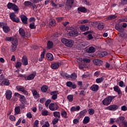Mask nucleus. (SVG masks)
<instances>
[{
  "label": "nucleus",
  "mask_w": 127,
  "mask_h": 127,
  "mask_svg": "<svg viewBox=\"0 0 127 127\" xmlns=\"http://www.w3.org/2000/svg\"><path fill=\"white\" fill-rule=\"evenodd\" d=\"M61 42L66 46V47H72L74 44V41L72 40L67 39L65 38H63L61 39Z\"/></svg>",
  "instance_id": "nucleus-1"
},
{
  "label": "nucleus",
  "mask_w": 127,
  "mask_h": 127,
  "mask_svg": "<svg viewBox=\"0 0 127 127\" xmlns=\"http://www.w3.org/2000/svg\"><path fill=\"white\" fill-rule=\"evenodd\" d=\"M66 30H70L68 33L69 36H77L78 34L77 30L73 27L67 26L66 27Z\"/></svg>",
  "instance_id": "nucleus-2"
},
{
  "label": "nucleus",
  "mask_w": 127,
  "mask_h": 127,
  "mask_svg": "<svg viewBox=\"0 0 127 127\" xmlns=\"http://www.w3.org/2000/svg\"><path fill=\"white\" fill-rule=\"evenodd\" d=\"M116 98V96H109L105 98L102 101V104L104 106H109L112 103V101Z\"/></svg>",
  "instance_id": "nucleus-3"
},
{
  "label": "nucleus",
  "mask_w": 127,
  "mask_h": 127,
  "mask_svg": "<svg viewBox=\"0 0 127 127\" xmlns=\"http://www.w3.org/2000/svg\"><path fill=\"white\" fill-rule=\"evenodd\" d=\"M7 7L9 9H12L14 11H17L18 10V7L17 6V5L11 2L8 3L7 5Z\"/></svg>",
  "instance_id": "nucleus-4"
},
{
  "label": "nucleus",
  "mask_w": 127,
  "mask_h": 127,
  "mask_svg": "<svg viewBox=\"0 0 127 127\" xmlns=\"http://www.w3.org/2000/svg\"><path fill=\"white\" fill-rule=\"evenodd\" d=\"M78 63L79 64H82V63L83 62V63H90L91 62V59L88 58H79V59H77V60Z\"/></svg>",
  "instance_id": "nucleus-5"
},
{
  "label": "nucleus",
  "mask_w": 127,
  "mask_h": 127,
  "mask_svg": "<svg viewBox=\"0 0 127 127\" xmlns=\"http://www.w3.org/2000/svg\"><path fill=\"white\" fill-rule=\"evenodd\" d=\"M19 32L20 35H21L22 37H30V33H28L27 34H25V31L21 28L19 29Z\"/></svg>",
  "instance_id": "nucleus-6"
},
{
  "label": "nucleus",
  "mask_w": 127,
  "mask_h": 127,
  "mask_svg": "<svg viewBox=\"0 0 127 127\" xmlns=\"http://www.w3.org/2000/svg\"><path fill=\"white\" fill-rule=\"evenodd\" d=\"M16 89L17 91L22 92L24 95H28V92L25 90V88L22 86H17Z\"/></svg>",
  "instance_id": "nucleus-7"
},
{
  "label": "nucleus",
  "mask_w": 127,
  "mask_h": 127,
  "mask_svg": "<svg viewBox=\"0 0 127 127\" xmlns=\"http://www.w3.org/2000/svg\"><path fill=\"white\" fill-rule=\"evenodd\" d=\"M9 16L10 18L11 19V20H12V21L17 23L19 22V18L15 17V14H14V13H10L9 14Z\"/></svg>",
  "instance_id": "nucleus-8"
},
{
  "label": "nucleus",
  "mask_w": 127,
  "mask_h": 127,
  "mask_svg": "<svg viewBox=\"0 0 127 127\" xmlns=\"http://www.w3.org/2000/svg\"><path fill=\"white\" fill-rule=\"evenodd\" d=\"M118 109L119 106L117 105H110L105 108L106 110H108L109 111H117Z\"/></svg>",
  "instance_id": "nucleus-9"
},
{
  "label": "nucleus",
  "mask_w": 127,
  "mask_h": 127,
  "mask_svg": "<svg viewBox=\"0 0 127 127\" xmlns=\"http://www.w3.org/2000/svg\"><path fill=\"white\" fill-rule=\"evenodd\" d=\"M35 76H36V73L33 72V73L30 74L29 75L25 76V80H28V81H30L31 80H33L34 78H35Z\"/></svg>",
  "instance_id": "nucleus-10"
},
{
  "label": "nucleus",
  "mask_w": 127,
  "mask_h": 127,
  "mask_svg": "<svg viewBox=\"0 0 127 127\" xmlns=\"http://www.w3.org/2000/svg\"><path fill=\"white\" fill-rule=\"evenodd\" d=\"M51 111H56L58 109V105L56 103H51L49 105Z\"/></svg>",
  "instance_id": "nucleus-11"
},
{
  "label": "nucleus",
  "mask_w": 127,
  "mask_h": 127,
  "mask_svg": "<svg viewBox=\"0 0 127 127\" xmlns=\"http://www.w3.org/2000/svg\"><path fill=\"white\" fill-rule=\"evenodd\" d=\"M60 67V63L56 62L52 63L51 64V68L54 70H56V69H58Z\"/></svg>",
  "instance_id": "nucleus-12"
},
{
  "label": "nucleus",
  "mask_w": 127,
  "mask_h": 127,
  "mask_svg": "<svg viewBox=\"0 0 127 127\" xmlns=\"http://www.w3.org/2000/svg\"><path fill=\"white\" fill-rule=\"evenodd\" d=\"M5 97L7 100H10L11 99V97L12 96V92L10 90H7L5 92Z\"/></svg>",
  "instance_id": "nucleus-13"
},
{
  "label": "nucleus",
  "mask_w": 127,
  "mask_h": 127,
  "mask_svg": "<svg viewBox=\"0 0 127 127\" xmlns=\"http://www.w3.org/2000/svg\"><path fill=\"white\" fill-rule=\"evenodd\" d=\"M22 63L24 66H27L28 65V60L26 56H23L22 58Z\"/></svg>",
  "instance_id": "nucleus-14"
},
{
  "label": "nucleus",
  "mask_w": 127,
  "mask_h": 127,
  "mask_svg": "<svg viewBox=\"0 0 127 127\" xmlns=\"http://www.w3.org/2000/svg\"><path fill=\"white\" fill-rule=\"evenodd\" d=\"M6 41H9V42L12 41V44L15 41H17V39L13 38V37H6L5 38Z\"/></svg>",
  "instance_id": "nucleus-15"
},
{
  "label": "nucleus",
  "mask_w": 127,
  "mask_h": 127,
  "mask_svg": "<svg viewBox=\"0 0 127 127\" xmlns=\"http://www.w3.org/2000/svg\"><path fill=\"white\" fill-rule=\"evenodd\" d=\"M21 20H22V22L23 24H27V17L24 15H22L20 16Z\"/></svg>",
  "instance_id": "nucleus-16"
},
{
  "label": "nucleus",
  "mask_w": 127,
  "mask_h": 127,
  "mask_svg": "<svg viewBox=\"0 0 127 127\" xmlns=\"http://www.w3.org/2000/svg\"><path fill=\"white\" fill-rule=\"evenodd\" d=\"M51 95L52 96V99L53 100H55L57 99V95H58V91H52L51 92Z\"/></svg>",
  "instance_id": "nucleus-17"
},
{
  "label": "nucleus",
  "mask_w": 127,
  "mask_h": 127,
  "mask_svg": "<svg viewBox=\"0 0 127 127\" xmlns=\"http://www.w3.org/2000/svg\"><path fill=\"white\" fill-rule=\"evenodd\" d=\"M11 51L14 52L16 50V46H17V41H15L12 43Z\"/></svg>",
  "instance_id": "nucleus-18"
},
{
  "label": "nucleus",
  "mask_w": 127,
  "mask_h": 127,
  "mask_svg": "<svg viewBox=\"0 0 127 127\" xmlns=\"http://www.w3.org/2000/svg\"><path fill=\"white\" fill-rule=\"evenodd\" d=\"M66 86L69 87V88H72V89H76V86L75 84L72 83L71 81H68L66 82Z\"/></svg>",
  "instance_id": "nucleus-19"
},
{
  "label": "nucleus",
  "mask_w": 127,
  "mask_h": 127,
  "mask_svg": "<svg viewBox=\"0 0 127 127\" xmlns=\"http://www.w3.org/2000/svg\"><path fill=\"white\" fill-rule=\"evenodd\" d=\"M0 84L1 86H9V80L7 79H3Z\"/></svg>",
  "instance_id": "nucleus-20"
},
{
  "label": "nucleus",
  "mask_w": 127,
  "mask_h": 127,
  "mask_svg": "<svg viewBox=\"0 0 127 127\" xmlns=\"http://www.w3.org/2000/svg\"><path fill=\"white\" fill-rule=\"evenodd\" d=\"M93 63L94 64H95V65H98V66H101V65L103 64V61H102L101 60L98 59L94 60L93 61Z\"/></svg>",
  "instance_id": "nucleus-21"
},
{
  "label": "nucleus",
  "mask_w": 127,
  "mask_h": 127,
  "mask_svg": "<svg viewBox=\"0 0 127 127\" xmlns=\"http://www.w3.org/2000/svg\"><path fill=\"white\" fill-rule=\"evenodd\" d=\"M125 117H120L117 119L116 120V123L117 124H119V125H121V124H123L124 122V121H125Z\"/></svg>",
  "instance_id": "nucleus-22"
},
{
  "label": "nucleus",
  "mask_w": 127,
  "mask_h": 127,
  "mask_svg": "<svg viewBox=\"0 0 127 127\" xmlns=\"http://www.w3.org/2000/svg\"><path fill=\"white\" fill-rule=\"evenodd\" d=\"M46 58L48 60L50 61H52L53 59H54V57H53V55L51 53H48L46 54Z\"/></svg>",
  "instance_id": "nucleus-23"
},
{
  "label": "nucleus",
  "mask_w": 127,
  "mask_h": 127,
  "mask_svg": "<svg viewBox=\"0 0 127 127\" xmlns=\"http://www.w3.org/2000/svg\"><path fill=\"white\" fill-rule=\"evenodd\" d=\"M2 29L5 33H7L10 30V29L6 25V23H5L4 25L2 27Z\"/></svg>",
  "instance_id": "nucleus-24"
},
{
  "label": "nucleus",
  "mask_w": 127,
  "mask_h": 127,
  "mask_svg": "<svg viewBox=\"0 0 127 127\" xmlns=\"http://www.w3.org/2000/svg\"><path fill=\"white\" fill-rule=\"evenodd\" d=\"M79 29L81 31H87V30H89V26H85L84 25H82L79 27Z\"/></svg>",
  "instance_id": "nucleus-25"
},
{
  "label": "nucleus",
  "mask_w": 127,
  "mask_h": 127,
  "mask_svg": "<svg viewBox=\"0 0 127 127\" xmlns=\"http://www.w3.org/2000/svg\"><path fill=\"white\" fill-rule=\"evenodd\" d=\"M91 91H96L99 90V86L97 84H94L90 87Z\"/></svg>",
  "instance_id": "nucleus-26"
},
{
  "label": "nucleus",
  "mask_w": 127,
  "mask_h": 127,
  "mask_svg": "<svg viewBox=\"0 0 127 127\" xmlns=\"http://www.w3.org/2000/svg\"><path fill=\"white\" fill-rule=\"evenodd\" d=\"M96 51V49L93 47H90L88 49H86V52L88 53H94Z\"/></svg>",
  "instance_id": "nucleus-27"
},
{
  "label": "nucleus",
  "mask_w": 127,
  "mask_h": 127,
  "mask_svg": "<svg viewBox=\"0 0 127 127\" xmlns=\"http://www.w3.org/2000/svg\"><path fill=\"white\" fill-rule=\"evenodd\" d=\"M86 114H87V110H84L81 111L79 113V118H84L85 116H86Z\"/></svg>",
  "instance_id": "nucleus-28"
},
{
  "label": "nucleus",
  "mask_w": 127,
  "mask_h": 127,
  "mask_svg": "<svg viewBox=\"0 0 127 127\" xmlns=\"http://www.w3.org/2000/svg\"><path fill=\"white\" fill-rule=\"evenodd\" d=\"M14 112L15 116H16V115H18L19 113H20V107L19 106L15 107Z\"/></svg>",
  "instance_id": "nucleus-29"
},
{
  "label": "nucleus",
  "mask_w": 127,
  "mask_h": 127,
  "mask_svg": "<svg viewBox=\"0 0 127 127\" xmlns=\"http://www.w3.org/2000/svg\"><path fill=\"white\" fill-rule=\"evenodd\" d=\"M114 90L115 92H117V93H118V95H120V94H122V91H121V89L119 86H115L114 87Z\"/></svg>",
  "instance_id": "nucleus-30"
},
{
  "label": "nucleus",
  "mask_w": 127,
  "mask_h": 127,
  "mask_svg": "<svg viewBox=\"0 0 127 127\" xmlns=\"http://www.w3.org/2000/svg\"><path fill=\"white\" fill-rule=\"evenodd\" d=\"M45 57V51H43L41 54L40 57L39 58V61H40V62H41V61H42V60L44 59Z\"/></svg>",
  "instance_id": "nucleus-31"
},
{
  "label": "nucleus",
  "mask_w": 127,
  "mask_h": 127,
  "mask_svg": "<svg viewBox=\"0 0 127 127\" xmlns=\"http://www.w3.org/2000/svg\"><path fill=\"white\" fill-rule=\"evenodd\" d=\"M80 110V106H77L76 107L72 106L70 108L71 112H76V111H79Z\"/></svg>",
  "instance_id": "nucleus-32"
},
{
  "label": "nucleus",
  "mask_w": 127,
  "mask_h": 127,
  "mask_svg": "<svg viewBox=\"0 0 127 127\" xmlns=\"http://www.w3.org/2000/svg\"><path fill=\"white\" fill-rule=\"evenodd\" d=\"M89 122H90V117H89L88 116H86L84 118V120L83 121V124H84V125H86V124H88V123H89Z\"/></svg>",
  "instance_id": "nucleus-33"
},
{
  "label": "nucleus",
  "mask_w": 127,
  "mask_h": 127,
  "mask_svg": "<svg viewBox=\"0 0 127 127\" xmlns=\"http://www.w3.org/2000/svg\"><path fill=\"white\" fill-rule=\"evenodd\" d=\"M73 3L74 0H67L66 1V5L69 7H71Z\"/></svg>",
  "instance_id": "nucleus-34"
},
{
  "label": "nucleus",
  "mask_w": 127,
  "mask_h": 127,
  "mask_svg": "<svg viewBox=\"0 0 127 127\" xmlns=\"http://www.w3.org/2000/svg\"><path fill=\"white\" fill-rule=\"evenodd\" d=\"M32 94L35 98H37L39 97V94L37 92V91L36 90L34 89L32 91Z\"/></svg>",
  "instance_id": "nucleus-35"
},
{
  "label": "nucleus",
  "mask_w": 127,
  "mask_h": 127,
  "mask_svg": "<svg viewBox=\"0 0 127 127\" xmlns=\"http://www.w3.org/2000/svg\"><path fill=\"white\" fill-rule=\"evenodd\" d=\"M41 90L43 93H45L47 90H48V86L46 85H43L41 88Z\"/></svg>",
  "instance_id": "nucleus-36"
},
{
  "label": "nucleus",
  "mask_w": 127,
  "mask_h": 127,
  "mask_svg": "<svg viewBox=\"0 0 127 127\" xmlns=\"http://www.w3.org/2000/svg\"><path fill=\"white\" fill-rule=\"evenodd\" d=\"M53 47V43L50 41H49L47 43L48 49H50Z\"/></svg>",
  "instance_id": "nucleus-37"
},
{
  "label": "nucleus",
  "mask_w": 127,
  "mask_h": 127,
  "mask_svg": "<svg viewBox=\"0 0 127 127\" xmlns=\"http://www.w3.org/2000/svg\"><path fill=\"white\" fill-rule=\"evenodd\" d=\"M78 10H79V11H80L81 12H83L85 13V12H86V11H87V9L84 7H80L78 8Z\"/></svg>",
  "instance_id": "nucleus-38"
},
{
  "label": "nucleus",
  "mask_w": 127,
  "mask_h": 127,
  "mask_svg": "<svg viewBox=\"0 0 127 127\" xmlns=\"http://www.w3.org/2000/svg\"><path fill=\"white\" fill-rule=\"evenodd\" d=\"M119 35L121 37H123V38H127V34L124 32H119Z\"/></svg>",
  "instance_id": "nucleus-39"
},
{
  "label": "nucleus",
  "mask_w": 127,
  "mask_h": 127,
  "mask_svg": "<svg viewBox=\"0 0 127 127\" xmlns=\"http://www.w3.org/2000/svg\"><path fill=\"white\" fill-rule=\"evenodd\" d=\"M104 79H105V77H104V76H103L99 78L96 79V83L99 84V83H102V82H103V81H104Z\"/></svg>",
  "instance_id": "nucleus-40"
},
{
  "label": "nucleus",
  "mask_w": 127,
  "mask_h": 127,
  "mask_svg": "<svg viewBox=\"0 0 127 127\" xmlns=\"http://www.w3.org/2000/svg\"><path fill=\"white\" fill-rule=\"evenodd\" d=\"M115 18H117V16L115 15H112L108 16L106 18V19H108V20H112V19H115Z\"/></svg>",
  "instance_id": "nucleus-41"
},
{
  "label": "nucleus",
  "mask_w": 127,
  "mask_h": 127,
  "mask_svg": "<svg viewBox=\"0 0 127 127\" xmlns=\"http://www.w3.org/2000/svg\"><path fill=\"white\" fill-rule=\"evenodd\" d=\"M61 115L63 118H67V112L66 111L63 110L61 112Z\"/></svg>",
  "instance_id": "nucleus-42"
},
{
  "label": "nucleus",
  "mask_w": 127,
  "mask_h": 127,
  "mask_svg": "<svg viewBox=\"0 0 127 127\" xmlns=\"http://www.w3.org/2000/svg\"><path fill=\"white\" fill-rule=\"evenodd\" d=\"M24 5L25 6H29L32 5V3L29 1H26L24 2Z\"/></svg>",
  "instance_id": "nucleus-43"
},
{
  "label": "nucleus",
  "mask_w": 127,
  "mask_h": 127,
  "mask_svg": "<svg viewBox=\"0 0 127 127\" xmlns=\"http://www.w3.org/2000/svg\"><path fill=\"white\" fill-rule=\"evenodd\" d=\"M54 117L56 118H60V112H54L53 113Z\"/></svg>",
  "instance_id": "nucleus-44"
},
{
  "label": "nucleus",
  "mask_w": 127,
  "mask_h": 127,
  "mask_svg": "<svg viewBox=\"0 0 127 127\" xmlns=\"http://www.w3.org/2000/svg\"><path fill=\"white\" fill-rule=\"evenodd\" d=\"M55 24H56V21L55 19H52L50 22V25L51 26H55Z\"/></svg>",
  "instance_id": "nucleus-45"
},
{
  "label": "nucleus",
  "mask_w": 127,
  "mask_h": 127,
  "mask_svg": "<svg viewBox=\"0 0 127 127\" xmlns=\"http://www.w3.org/2000/svg\"><path fill=\"white\" fill-rule=\"evenodd\" d=\"M97 27L99 30H102V29H104V24L102 23H99Z\"/></svg>",
  "instance_id": "nucleus-46"
},
{
  "label": "nucleus",
  "mask_w": 127,
  "mask_h": 127,
  "mask_svg": "<svg viewBox=\"0 0 127 127\" xmlns=\"http://www.w3.org/2000/svg\"><path fill=\"white\" fill-rule=\"evenodd\" d=\"M29 27L30 29H35V28H36V26H35V23H31L29 25Z\"/></svg>",
  "instance_id": "nucleus-47"
},
{
  "label": "nucleus",
  "mask_w": 127,
  "mask_h": 127,
  "mask_svg": "<svg viewBox=\"0 0 127 127\" xmlns=\"http://www.w3.org/2000/svg\"><path fill=\"white\" fill-rule=\"evenodd\" d=\"M88 114L90 116H93V115L95 114V110H94L93 109H89L88 110Z\"/></svg>",
  "instance_id": "nucleus-48"
},
{
  "label": "nucleus",
  "mask_w": 127,
  "mask_h": 127,
  "mask_svg": "<svg viewBox=\"0 0 127 127\" xmlns=\"http://www.w3.org/2000/svg\"><path fill=\"white\" fill-rule=\"evenodd\" d=\"M61 75L64 77V78H70V75L65 72H62Z\"/></svg>",
  "instance_id": "nucleus-49"
},
{
  "label": "nucleus",
  "mask_w": 127,
  "mask_h": 127,
  "mask_svg": "<svg viewBox=\"0 0 127 127\" xmlns=\"http://www.w3.org/2000/svg\"><path fill=\"white\" fill-rule=\"evenodd\" d=\"M73 99H74V96L72 95L67 96V100H68L69 102H72Z\"/></svg>",
  "instance_id": "nucleus-50"
},
{
  "label": "nucleus",
  "mask_w": 127,
  "mask_h": 127,
  "mask_svg": "<svg viewBox=\"0 0 127 127\" xmlns=\"http://www.w3.org/2000/svg\"><path fill=\"white\" fill-rule=\"evenodd\" d=\"M108 54V53L107 52H102L100 53L99 56L100 57H104L106 56Z\"/></svg>",
  "instance_id": "nucleus-51"
},
{
  "label": "nucleus",
  "mask_w": 127,
  "mask_h": 127,
  "mask_svg": "<svg viewBox=\"0 0 127 127\" xmlns=\"http://www.w3.org/2000/svg\"><path fill=\"white\" fill-rule=\"evenodd\" d=\"M70 77L72 80H75L77 78V74L76 73H72Z\"/></svg>",
  "instance_id": "nucleus-52"
},
{
  "label": "nucleus",
  "mask_w": 127,
  "mask_h": 127,
  "mask_svg": "<svg viewBox=\"0 0 127 127\" xmlns=\"http://www.w3.org/2000/svg\"><path fill=\"white\" fill-rule=\"evenodd\" d=\"M9 119L12 122H15V117H14V116H13V115H10L9 117Z\"/></svg>",
  "instance_id": "nucleus-53"
},
{
  "label": "nucleus",
  "mask_w": 127,
  "mask_h": 127,
  "mask_svg": "<svg viewBox=\"0 0 127 127\" xmlns=\"http://www.w3.org/2000/svg\"><path fill=\"white\" fill-rule=\"evenodd\" d=\"M79 45L80 46V48H81L82 49H84V47L86 46V42H83L80 43L79 44Z\"/></svg>",
  "instance_id": "nucleus-54"
},
{
  "label": "nucleus",
  "mask_w": 127,
  "mask_h": 127,
  "mask_svg": "<svg viewBox=\"0 0 127 127\" xmlns=\"http://www.w3.org/2000/svg\"><path fill=\"white\" fill-rule=\"evenodd\" d=\"M49 114V113L48 112V111L46 110L43 111L42 112V116H48Z\"/></svg>",
  "instance_id": "nucleus-55"
},
{
  "label": "nucleus",
  "mask_w": 127,
  "mask_h": 127,
  "mask_svg": "<svg viewBox=\"0 0 127 127\" xmlns=\"http://www.w3.org/2000/svg\"><path fill=\"white\" fill-rule=\"evenodd\" d=\"M29 22L31 23H34L35 22V18L34 17H31L29 20Z\"/></svg>",
  "instance_id": "nucleus-56"
},
{
  "label": "nucleus",
  "mask_w": 127,
  "mask_h": 127,
  "mask_svg": "<svg viewBox=\"0 0 127 127\" xmlns=\"http://www.w3.org/2000/svg\"><path fill=\"white\" fill-rule=\"evenodd\" d=\"M39 124V121L36 120L34 124V127H38V125Z\"/></svg>",
  "instance_id": "nucleus-57"
},
{
  "label": "nucleus",
  "mask_w": 127,
  "mask_h": 127,
  "mask_svg": "<svg viewBox=\"0 0 127 127\" xmlns=\"http://www.w3.org/2000/svg\"><path fill=\"white\" fill-rule=\"evenodd\" d=\"M51 102V100H50V99L48 100L46 102V103H45V106H46V108H48V106H49V104H50Z\"/></svg>",
  "instance_id": "nucleus-58"
},
{
  "label": "nucleus",
  "mask_w": 127,
  "mask_h": 127,
  "mask_svg": "<svg viewBox=\"0 0 127 127\" xmlns=\"http://www.w3.org/2000/svg\"><path fill=\"white\" fill-rule=\"evenodd\" d=\"M58 121L59 119L57 118H55L53 120V125H56V124H57V123H58Z\"/></svg>",
  "instance_id": "nucleus-59"
},
{
  "label": "nucleus",
  "mask_w": 127,
  "mask_h": 127,
  "mask_svg": "<svg viewBox=\"0 0 127 127\" xmlns=\"http://www.w3.org/2000/svg\"><path fill=\"white\" fill-rule=\"evenodd\" d=\"M56 19L57 21H58V22H61V21H62V20L64 19V17H57Z\"/></svg>",
  "instance_id": "nucleus-60"
},
{
  "label": "nucleus",
  "mask_w": 127,
  "mask_h": 127,
  "mask_svg": "<svg viewBox=\"0 0 127 127\" xmlns=\"http://www.w3.org/2000/svg\"><path fill=\"white\" fill-rule=\"evenodd\" d=\"M22 64H21V63L18 62H17L16 64V68H20V67H21V65Z\"/></svg>",
  "instance_id": "nucleus-61"
},
{
  "label": "nucleus",
  "mask_w": 127,
  "mask_h": 127,
  "mask_svg": "<svg viewBox=\"0 0 127 127\" xmlns=\"http://www.w3.org/2000/svg\"><path fill=\"white\" fill-rule=\"evenodd\" d=\"M19 98H20V101L21 102H23L24 100H25V97L23 95H20Z\"/></svg>",
  "instance_id": "nucleus-62"
},
{
  "label": "nucleus",
  "mask_w": 127,
  "mask_h": 127,
  "mask_svg": "<svg viewBox=\"0 0 127 127\" xmlns=\"http://www.w3.org/2000/svg\"><path fill=\"white\" fill-rule=\"evenodd\" d=\"M87 38L88 40H91V39H93L94 37L93 36L91 35V34H88L87 36Z\"/></svg>",
  "instance_id": "nucleus-63"
},
{
  "label": "nucleus",
  "mask_w": 127,
  "mask_h": 127,
  "mask_svg": "<svg viewBox=\"0 0 127 127\" xmlns=\"http://www.w3.org/2000/svg\"><path fill=\"white\" fill-rule=\"evenodd\" d=\"M122 111H124V112H126V111H127V107L126 106H123L121 107Z\"/></svg>",
  "instance_id": "nucleus-64"
}]
</instances>
